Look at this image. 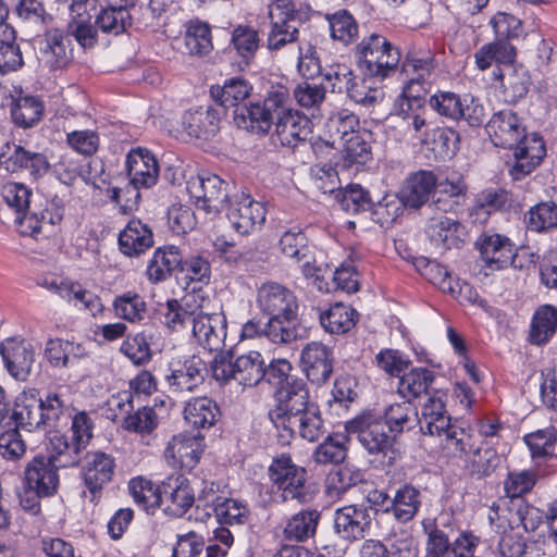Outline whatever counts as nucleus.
<instances>
[{
    "label": "nucleus",
    "mask_w": 557,
    "mask_h": 557,
    "mask_svg": "<svg viewBox=\"0 0 557 557\" xmlns=\"http://www.w3.org/2000/svg\"><path fill=\"white\" fill-rule=\"evenodd\" d=\"M113 307L119 318L131 323L143 321L147 311L144 298L131 292L117 296L114 299Z\"/></svg>",
    "instance_id": "64"
},
{
    "label": "nucleus",
    "mask_w": 557,
    "mask_h": 557,
    "mask_svg": "<svg viewBox=\"0 0 557 557\" xmlns=\"http://www.w3.org/2000/svg\"><path fill=\"white\" fill-rule=\"evenodd\" d=\"M333 357L330 348L320 342L308 343L301 350L300 363L309 381L320 385L325 383L333 371Z\"/></svg>",
    "instance_id": "25"
},
{
    "label": "nucleus",
    "mask_w": 557,
    "mask_h": 557,
    "mask_svg": "<svg viewBox=\"0 0 557 557\" xmlns=\"http://www.w3.org/2000/svg\"><path fill=\"white\" fill-rule=\"evenodd\" d=\"M111 406L117 407L122 413H127L124 419V429L129 432H135L141 436L151 434L158 426L159 419L153 408L143 407L129 413L133 410V395L132 392H121L112 396L109 403Z\"/></svg>",
    "instance_id": "20"
},
{
    "label": "nucleus",
    "mask_w": 557,
    "mask_h": 557,
    "mask_svg": "<svg viewBox=\"0 0 557 557\" xmlns=\"http://www.w3.org/2000/svg\"><path fill=\"white\" fill-rule=\"evenodd\" d=\"M191 334L196 342L209 351L221 350L226 338V318L216 301L209 295L199 317L196 318Z\"/></svg>",
    "instance_id": "7"
},
{
    "label": "nucleus",
    "mask_w": 557,
    "mask_h": 557,
    "mask_svg": "<svg viewBox=\"0 0 557 557\" xmlns=\"http://www.w3.org/2000/svg\"><path fill=\"white\" fill-rule=\"evenodd\" d=\"M347 437L344 434L329 435L323 443L318 445L312 458L317 463H341L347 456Z\"/></svg>",
    "instance_id": "59"
},
{
    "label": "nucleus",
    "mask_w": 557,
    "mask_h": 557,
    "mask_svg": "<svg viewBox=\"0 0 557 557\" xmlns=\"http://www.w3.org/2000/svg\"><path fill=\"white\" fill-rule=\"evenodd\" d=\"M494 76L502 82L506 101L515 102L525 96L529 90L530 76L523 69H511L506 75L497 70Z\"/></svg>",
    "instance_id": "57"
},
{
    "label": "nucleus",
    "mask_w": 557,
    "mask_h": 557,
    "mask_svg": "<svg viewBox=\"0 0 557 557\" xmlns=\"http://www.w3.org/2000/svg\"><path fill=\"white\" fill-rule=\"evenodd\" d=\"M414 84L406 85L403 94L397 97L393 108V116L399 120L398 125L414 138H421L426 129V109L423 98L413 92Z\"/></svg>",
    "instance_id": "11"
},
{
    "label": "nucleus",
    "mask_w": 557,
    "mask_h": 557,
    "mask_svg": "<svg viewBox=\"0 0 557 557\" xmlns=\"http://www.w3.org/2000/svg\"><path fill=\"white\" fill-rule=\"evenodd\" d=\"M257 305L269 317L267 337L275 343H290L297 337L298 302L292 290L276 282L263 283L257 292Z\"/></svg>",
    "instance_id": "2"
},
{
    "label": "nucleus",
    "mask_w": 557,
    "mask_h": 557,
    "mask_svg": "<svg viewBox=\"0 0 557 557\" xmlns=\"http://www.w3.org/2000/svg\"><path fill=\"white\" fill-rule=\"evenodd\" d=\"M313 405L304 380L292 381L276 389V405L269 411V418L280 429Z\"/></svg>",
    "instance_id": "10"
},
{
    "label": "nucleus",
    "mask_w": 557,
    "mask_h": 557,
    "mask_svg": "<svg viewBox=\"0 0 557 557\" xmlns=\"http://www.w3.org/2000/svg\"><path fill=\"white\" fill-rule=\"evenodd\" d=\"M473 58L478 69L485 71L493 63L511 64L516 58V48L507 40L497 39L480 47Z\"/></svg>",
    "instance_id": "38"
},
{
    "label": "nucleus",
    "mask_w": 557,
    "mask_h": 557,
    "mask_svg": "<svg viewBox=\"0 0 557 557\" xmlns=\"http://www.w3.org/2000/svg\"><path fill=\"white\" fill-rule=\"evenodd\" d=\"M162 507L170 517L183 516L195 503V493L189 481L182 474L168 476L161 484Z\"/></svg>",
    "instance_id": "19"
},
{
    "label": "nucleus",
    "mask_w": 557,
    "mask_h": 557,
    "mask_svg": "<svg viewBox=\"0 0 557 557\" xmlns=\"http://www.w3.org/2000/svg\"><path fill=\"white\" fill-rule=\"evenodd\" d=\"M61 298L78 311H84L91 317H97L103 310L100 297L78 282L71 281L69 286L61 288Z\"/></svg>",
    "instance_id": "41"
},
{
    "label": "nucleus",
    "mask_w": 557,
    "mask_h": 557,
    "mask_svg": "<svg viewBox=\"0 0 557 557\" xmlns=\"http://www.w3.org/2000/svg\"><path fill=\"white\" fill-rule=\"evenodd\" d=\"M386 425L380 414L362 412L345 423L349 435H357L359 443L371 455H387L394 445L395 435L386 432Z\"/></svg>",
    "instance_id": "6"
},
{
    "label": "nucleus",
    "mask_w": 557,
    "mask_h": 557,
    "mask_svg": "<svg viewBox=\"0 0 557 557\" xmlns=\"http://www.w3.org/2000/svg\"><path fill=\"white\" fill-rule=\"evenodd\" d=\"M212 376L221 384L235 380L244 386L257 385L265 375V363L259 351L251 350L233 360L227 356L215 357Z\"/></svg>",
    "instance_id": "4"
},
{
    "label": "nucleus",
    "mask_w": 557,
    "mask_h": 557,
    "mask_svg": "<svg viewBox=\"0 0 557 557\" xmlns=\"http://www.w3.org/2000/svg\"><path fill=\"white\" fill-rule=\"evenodd\" d=\"M182 264V253L175 246L156 249L147 265V276L152 283L165 281Z\"/></svg>",
    "instance_id": "35"
},
{
    "label": "nucleus",
    "mask_w": 557,
    "mask_h": 557,
    "mask_svg": "<svg viewBox=\"0 0 557 557\" xmlns=\"http://www.w3.org/2000/svg\"><path fill=\"white\" fill-rule=\"evenodd\" d=\"M401 69L409 77L407 85L420 86V81L429 79L435 69L434 58L431 52L411 53L405 58Z\"/></svg>",
    "instance_id": "61"
},
{
    "label": "nucleus",
    "mask_w": 557,
    "mask_h": 557,
    "mask_svg": "<svg viewBox=\"0 0 557 557\" xmlns=\"http://www.w3.org/2000/svg\"><path fill=\"white\" fill-rule=\"evenodd\" d=\"M128 488L134 502L148 513H153L162 504L161 485L157 486L149 480L132 479Z\"/></svg>",
    "instance_id": "51"
},
{
    "label": "nucleus",
    "mask_w": 557,
    "mask_h": 557,
    "mask_svg": "<svg viewBox=\"0 0 557 557\" xmlns=\"http://www.w3.org/2000/svg\"><path fill=\"white\" fill-rule=\"evenodd\" d=\"M125 169L129 185L134 189V202L136 203L141 188L154 186L159 177V163L156 156L147 148H133L126 156Z\"/></svg>",
    "instance_id": "15"
},
{
    "label": "nucleus",
    "mask_w": 557,
    "mask_h": 557,
    "mask_svg": "<svg viewBox=\"0 0 557 557\" xmlns=\"http://www.w3.org/2000/svg\"><path fill=\"white\" fill-rule=\"evenodd\" d=\"M320 513L317 510H302L288 519L284 528L286 540L302 542L311 537L317 530Z\"/></svg>",
    "instance_id": "52"
},
{
    "label": "nucleus",
    "mask_w": 557,
    "mask_h": 557,
    "mask_svg": "<svg viewBox=\"0 0 557 557\" xmlns=\"http://www.w3.org/2000/svg\"><path fill=\"white\" fill-rule=\"evenodd\" d=\"M114 466V459L102 451H89L85 455L83 478L91 494V500L111 481Z\"/></svg>",
    "instance_id": "26"
},
{
    "label": "nucleus",
    "mask_w": 557,
    "mask_h": 557,
    "mask_svg": "<svg viewBox=\"0 0 557 557\" xmlns=\"http://www.w3.org/2000/svg\"><path fill=\"white\" fill-rule=\"evenodd\" d=\"M24 483L39 491L40 494L50 496L59 486L58 468L46 457H35L25 468Z\"/></svg>",
    "instance_id": "28"
},
{
    "label": "nucleus",
    "mask_w": 557,
    "mask_h": 557,
    "mask_svg": "<svg viewBox=\"0 0 557 557\" xmlns=\"http://www.w3.org/2000/svg\"><path fill=\"white\" fill-rule=\"evenodd\" d=\"M385 425L394 435L411 429L417 420V410L409 400L393 404L384 412Z\"/></svg>",
    "instance_id": "60"
},
{
    "label": "nucleus",
    "mask_w": 557,
    "mask_h": 557,
    "mask_svg": "<svg viewBox=\"0 0 557 557\" xmlns=\"http://www.w3.org/2000/svg\"><path fill=\"white\" fill-rule=\"evenodd\" d=\"M355 58L366 75L384 79L395 73L400 52L384 36L371 34L356 46Z\"/></svg>",
    "instance_id": "3"
},
{
    "label": "nucleus",
    "mask_w": 557,
    "mask_h": 557,
    "mask_svg": "<svg viewBox=\"0 0 557 557\" xmlns=\"http://www.w3.org/2000/svg\"><path fill=\"white\" fill-rule=\"evenodd\" d=\"M47 451L46 459L59 469L77 466L83 450L67 435L55 433L49 438Z\"/></svg>",
    "instance_id": "37"
},
{
    "label": "nucleus",
    "mask_w": 557,
    "mask_h": 557,
    "mask_svg": "<svg viewBox=\"0 0 557 557\" xmlns=\"http://www.w3.org/2000/svg\"><path fill=\"white\" fill-rule=\"evenodd\" d=\"M331 37L347 46L358 37V24L354 16L346 10H339L327 15Z\"/></svg>",
    "instance_id": "63"
},
{
    "label": "nucleus",
    "mask_w": 557,
    "mask_h": 557,
    "mask_svg": "<svg viewBox=\"0 0 557 557\" xmlns=\"http://www.w3.org/2000/svg\"><path fill=\"white\" fill-rule=\"evenodd\" d=\"M271 29L267 38V47L271 51L280 50L298 37V12L292 0H273L269 4Z\"/></svg>",
    "instance_id": "8"
},
{
    "label": "nucleus",
    "mask_w": 557,
    "mask_h": 557,
    "mask_svg": "<svg viewBox=\"0 0 557 557\" xmlns=\"http://www.w3.org/2000/svg\"><path fill=\"white\" fill-rule=\"evenodd\" d=\"M3 201L15 214L17 230L23 236H33L39 228L38 212L29 213L33 191L23 183L7 182L1 187Z\"/></svg>",
    "instance_id": "12"
},
{
    "label": "nucleus",
    "mask_w": 557,
    "mask_h": 557,
    "mask_svg": "<svg viewBox=\"0 0 557 557\" xmlns=\"http://www.w3.org/2000/svg\"><path fill=\"white\" fill-rule=\"evenodd\" d=\"M226 215L233 228L240 235H249L262 228L267 219V209L250 195L242 194L230 199Z\"/></svg>",
    "instance_id": "13"
},
{
    "label": "nucleus",
    "mask_w": 557,
    "mask_h": 557,
    "mask_svg": "<svg viewBox=\"0 0 557 557\" xmlns=\"http://www.w3.org/2000/svg\"><path fill=\"white\" fill-rule=\"evenodd\" d=\"M234 121L240 128L270 134L285 147H296L312 133V122L292 107L290 94L283 85L272 86L262 102L236 108Z\"/></svg>",
    "instance_id": "1"
},
{
    "label": "nucleus",
    "mask_w": 557,
    "mask_h": 557,
    "mask_svg": "<svg viewBox=\"0 0 557 557\" xmlns=\"http://www.w3.org/2000/svg\"><path fill=\"white\" fill-rule=\"evenodd\" d=\"M450 424L445 403L441 396H430L422 408L421 430L430 435H436Z\"/></svg>",
    "instance_id": "46"
},
{
    "label": "nucleus",
    "mask_w": 557,
    "mask_h": 557,
    "mask_svg": "<svg viewBox=\"0 0 557 557\" xmlns=\"http://www.w3.org/2000/svg\"><path fill=\"white\" fill-rule=\"evenodd\" d=\"M289 437L298 435L308 442H317L324 433V421L319 407L314 404L307 410L296 416L290 422L281 426Z\"/></svg>",
    "instance_id": "32"
},
{
    "label": "nucleus",
    "mask_w": 557,
    "mask_h": 557,
    "mask_svg": "<svg viewBox=\"0 0 557 557\" xmlns=\"http://www.w3.org/2000/svg\"><path fill=\"white\" fill-rule=\"evenodd\" d=\"M0 354L9 374L15 380L26 381L35 362L34 344L22 337H10L1 343Z\"/></svg>",
    "instance_id": "17"
},
{
    "label": "nucleus",
    "mask_w": 557,
    "mask_h": 557,
    "mask_svg": "<svg viewBox=\"0 0 557 557\" xmlns=\"http://www.w3.org/2000/svg\"><path fill=\"white\" fill-rule=\"evenodd\" d=\"M231 45L240 59L249 64L260 46L259 33L249 25H237L232 32Z\"/></svg>",
    "instance_id": "53"
},
{
    "label": "nucleus",
    "mask_w": 557,
    "mask_h": 557,
    "mask_svg": "<svg viewBox=\"0 0 557 557\" xmlns=\"http://www.w3.org/2000/svg\"><path fill=\"white\" fill-rule=\"evenodd\" d=\"M333 145H339L352 135H359V117L347 109L332 113L325 124Z\"/></svg>",
    "instance_id": "45"
},
{
    "label": "nucleus",
    "mask_w": 557,
    "mask_h": 557,
    "mask_svg": "<svg viewBox=\"0 0 557 557\" xmlns=\"http://www.w3.org/2000/svg\"><path fill=\"white\" fill-rule=\"evenodd\" d=\"M475 248L485 267L491 271H498L513 265L516 262L517 247L507 236L492 231L483 232L475 240Z\"/></svg>",
    "instance_id": "14"
},
{
    "label": "nucleus",
    "mask_w": 557,
    "mask_h": 557,
    "mask_svg": "<svg viewBox=\"0 0 557 557\" xmlns=\"http://www.w3.org/2000/svg\"><path fill=\"white\" fill-rule=\"evenodd\" d=\"M459 227L456 220L441 214L430 219L426 233L436 246L449 249L457 244Z\"/></svg>",
    "instance_id": "50"
},
{
    "label": "nucleus",
    "mask_w": 557,
    "mask_h": 557,
    "mask_svg": "<svg viewBox=\"0 0 557 557\" xmlns=\"http://www.w3.org/2000/svg\"><path fill=\"white\" fill-rule=\"evenodd\" d=\"M417 267L424 277L434 285H437L442 290L450 293L456 298L465 294L467 299L471 302L476 300L478 295L472 292L471 286L466 283L460 286L458 282L453 284V278L448 270L438 262L422 259L418 262Z\"/></svg>",
    "instance_id": "30"
},
{
    "label": "nucleus",
    "mask_w": 557,
    "mask_h": 557,
    "mask_svg": "<svg viewBox=\"0 0 557 557\" xmlns=\"http://www.w3.org/2000/svg\"><path fill=\"white\" fill-rule=\"evenodd\" d=\"M207 297L208 294L205 292L194 290L185 294L181 299L168 300L162 313L163 324L174 332L185 329L186 325L193 327Z\"/></svg>",
    "instance_id": "16"
},
{
    "label": "nucleus",
    "mask_w": 557,
    "mask_h": 557,
    "mask_svg": "<svg viewBox=\"0 0 557 557\" xmlns=\"http://www.w3.org/2000/svg\"><path fill=\"white\" fill-rule=\"evenodd\" d=\"M40 60L50 70L66 69L74 60L73 46L65 32L54 28L45 34L39 45Z\"/></svg>",
    "instance_id": "22"
},
{
    "label": "nucleus",
    "mask_w": 557,
    "mask_h": 557,
    "mask_svg": "<svg viewBox=\"0 0 557 557\" xmlns=\"http://www.w3.org/2000/svg\"><path fill=\"white\" fill-rule=\"evenodd\" d=\"M184 42L190 54H208L212 50L211 30L209 25L200 21H190L186 26Z\"/></svg>",
    "instance_id": "58"
},
{
    "label": "nucleus",
    "mask_w": 557,
    "mask_h": 557,
    "mask_svg": "<svg viewBox=\"0 0 557 557\" xmlns=\"http://www.w3.org/2000/svg\"><path fill=\"white\" fill-rule=\"evenodd\" d=\"M220 117L218 112L209 106H200L187 111L183 116V127L187 134L195 138L208 140L219 131Z\"/></svg>",
    "instance_id": "34"
},
{
    "label": "nucleus",
    "mask_w": 557,
    "mask_h": 557,
    "mask_svg": "<svg viewBox=\"0 0 557 557\" xmlns=\"http://www.w3.org/2000/svg\"><path fill=\"white\" fill-rule=\"evenodd\" d=\"M205 437L198 434L174 435L164 450V458L172 468L194 469L205 450Z\"/></svg>",
    "instance_id": "18"
},
{
    "label": "nucleus",
    "mask_w": 557,
    "mask_h": 557,
    "mask_svg": "<svg viewBox=\"0 0 557 557\" xmlns=\"http://www.w3.org/2000/svg\"><path fill=\"white\" fill-rule=\"evenodd\" d=\"M557 330V308L552 305L541 306L534 313L530 339L536 345L546 344Z\"/></svg>",
    "instance_id": "47"
},
{
    "label": "nucleus",
    "mask_w": 557,
    "mask_h": 557,
    "mask_svg": "<svg viewBox=\"0 0 557 557\" xmlns=\"http://www.w3.org/2000/svg\"><path fill=\"white\" fill-rule=\"evenodd\" d=\"M436 436L441 437L443 450L451 457H468L479 444L476 436L470 431L453 424H448Z\"/></svg>",
    "instance_id": "36"
},
{
    "label": "nucleus",
    "mask_w": 557,
    "mask_h": 557,
    "mask_svg": "<svg viewBox=\"0 0 557 557\" xmlns=\"http://www.w3.org/2000/svg\"><path fill=\"white\" fill-rule=\"evenodd\" d=\"M219 414V407L208 397H196L184 407V419L195 429L211 428Z\"/></svg>",
    "instance_id": "40"
},
{
    "label": "nucleus",
    "mask_w": 557,
    "mask_h": 557,
    "mask_svg": "<svg viewBox=\"0 0 557 557\" xmlns=\"http://www.w3.org/2000/svg\"><path fill=\"white\" fill-rule=\"evenodd\" d=\"M486 132L495 146L512 149L523 136L525 127L512 110H502L492 115Z\"/></svg>",
    "instance_id": "21"
},
{
    "label": "nucleus",
    "mask_w": 557,
    "mask_h": 557,
    "mask_svg": "<svg viewBox=\"0 0 557 557\" xmlns=\"http://www.w3.org/2000/svg\"><path fill=\"white\" fill-rule=\"evenodd\" d=\"M121 251L128 257L139 256L153 245L150 226L139 219H132L119 234Z\"/></svg>",
    "instance_id": "33"
},
{
    "label": "nucleus",
    "mask_w": 557,
    "mask_h": 557,
    "mask_svg": "<svg viewBox=\"0 0 557 557\" xmlns=\"http://www.w3.org/2000/svg\"><path fill=\"white\" fill-rule=\"evenodd\" d=\"M72 21L67 25L65 34L73 36L83 48H91L97 42V29L90 23V17L84 12L83 3L70 4Z\"/></svg>",
    "instance_id": "42"
},
{
    "label": "nucleus",
    "mask_w": 557,
    "mask_h": 557,
    "mask_svg": "<svg viewBox=\"0 0 557 557\" xmlns=\"http://www.w3.org/2000/svg\"><path fill=\"white\" fill-rule=\"evenodd\" d=\"M206 367L199 357L191 356L183 361H172L165 380L173 392H193L205 380Z\"/></svg>",
    "instance_id": "24"
},
{
    "label": "nucleus",
    "mask_w": 557,
    "mask_h": 557,
    "mask_svg": "<svg viewBox=\"0 0 557 557\" xmlns=\"http://www.w3.org/2000/svg\"><path fill=\"white\" fill-rule=\"evenodd\" d=\"M152 338L153 335L149 331L128 335L123 341L120 350L134 364H146L152 359Z\"/></svg>",
    "instance_id": "49"
},
{
    "label": "nucleus",
    "mask_w": 557,
    "mask_h": 557,
    "mask_svg": "<svg viewBox=\"0 0 557 557\" xmlns=\"http://www.w3.org/2000/svg\"><path fill=\"white\" fill-rule=\"evenodd\" d=\"M500 457L496 449L478 444L466 459V468L469 474L475 479L490 476L498 467Z\"/></svg>",
    "instance_id": "44"
},
{
    "label": "nucleus",
    "mask_w": 557,
    "mask_h": 557,
    "mask_svg": "<svg viewBox=\"0 0 557 557\" xmlns=\"http://www.w3.org/2000/svg\"><path fill=\"white\" fill-rule=\"evenodd\" d=\"M358 312L349 305L337 302L320 314L323 329L331 334H345L357 322Z\"/></svg>",
    "instance_id": "39"
},
{
    "label": "nucleus",
    "mask_w": 557,
    "mask_h": 557,
    "mask_svg": "<svg viewBox=\"0 0 557 557\" xmlns=\"http://www.w3.org/2000/svg\"><path fill=\"white\" fill-rule=\"evenodd\" d=\"M512 149L515 150L516 161L511 169V175L515 180H521L530 174L541 163L546 153L543 138L535 133L527 134L524 132Z\"/></svg>",
    "instance_id": "23"
},
{
    "label": "nucleus",
    "mask_w": 557,
    "mask_h": 557,
    "mask_svg": "<svg viewBox=\"0 0 557 557\" xmlns=\"http://www.w3.org/2000/svg\"><path fill=\"white\" fill-rule=\"evenodd\" d=\"M420 506V491L410 484H405L397 490L389 509L398 521L408 522L416 516Z\"/></svg>",
    "instance_id": "48"
},
{
    "label": "nucleus",
    "mask_w": 557,
    "mask_h": 557,
    "mask_svg": "<svg viewBox=\"0 0 557 557\" xmlns=\"http://www.w3.org/2000/svg\"><path fill=\"white\" fill-rule=\"evenodd\" d=\"M44 110V103L37 97L22 96L11 104V119L16 126L29 128L41 120Z\"/></svg>",
    "instance_id": "43"
},
{
    "label": "nucleus",
    "mask_w": 557,
    "mask_h": 557,
    "mask_svg": "<svg viewBox=\"0 0 557 557\" xmlns=\"http://www.w3.org/2000/svg\"><path fill=\"white\" fill-rule=\"evenodd\" d=\"M251 87L240 78H231L222 87L211 89L212 97L224 108L236 107L250 94Z\"/></svg>",
    "instance_id": "62"
},
{
    "label": "nucleus",
    "mask_w": 557,
    "mask_h": 557,
    "mask_svg": "<svg viewBox=\"0 0 557 557\" xmlns=\"http://www.w3.org/2000/svg\"><path fill=\"white\" fill-rule=\"evenodd\" d=\"M524 222L528 230L535 233L557 227V205L543 201L531 207L524 215Z\"/></svg>",
    "instance_id": "55"
},
{
    "label": "nucleus",
    "mask_w": 557,
    "mask_h": 557,
    "mask_svg": "<svg viewBox=\"0 0 557 557\" xmlns=\"http://www.w3.org/2000/svg\"><path fill=\"white\" fill-rule=\"evenodd\" d=\"M228 184L215 174L202 171L186 181V191L198 209L218 214L230 202Z\"/></svg>",
    "instance_id": "5"
},
{
    "label": "nucleus",
    "mask_w": 557,
    "mask_h": 557,
    "mask_svg": "<svg viewBox=\"0 0 557 557\" xmlns=\"http://www.w3.org/2000/svg\"><path fill=\"white\" fill-rule=\"evenodd\" d=\"M269 471L272 482L282 492L284 500L297 499L299 503L306 500L307 471L297 466L289 455L282 454L276 457Z\"/></svg>",
    "instance_id": "9"
},
{
    "label": "nucleus",
    "mask_w": 557,
    "mask_h": 557,
    "mask_svg": "<svg viewBox=\"0 0 557 557\" xmlns=\"http://www.w3.org/2000/svg\"><path fill=\"white\" fill-rule=\"evenodd\" d=\"M370 524L371 517L363 507L350 505L335 511V532L346 541L351 542L364 537Z\"/></svg>",
    "instance_id": "27"
},
{
    "label": "nucleus",
    "mask_w": 557,
    "mask_h": 557,
    "mask_svg": "<svg viewBox=\"0 0 557 557\" xmlns=\"http://www.w3.org/2000/svg\"><path fill=\"white\" fill-rule=\"evenodd\" d=\"M434 374L426 368H414L403 374L398 382V393L406 398H416L428 392Z\"/></svg>",
    "instance_id": "54"
},
{
    "label": "nucleus",
    "mask_w": 557,
    "mask_h": 557,
    "mask_svg": "<svg viewBox=\"0 0 557 557\" xmlns=\"http://www.w3.org/2000/svg\"><path fill=\"white\" fill-rule=\"evenodd\" d=\"M420 139L433 152L435 159L451 158L457 149V136L450 128L436 127L430 134L425 133V137Z\"/></svg>",
    "instance_id": "56"
},
{
    "label": "nucleus",
    "mask_w": 557,
    "mask_h": 557,
    "mask_svg": "<svg viewBox=\"0 0 557 557\" xmlns=\"http://www.w3.org/2000/svg\"><path fill=\"white\" fill-rule=\"evenodd\" d=\"M12 418L17 429L26 432L45 431L41 398L35 392L22 394L15 403Z\"/></svg>",
    "instance_id": "29"
},
{
    "label": "nucleus",
    "mask_w": 557,
    "mask_h": 557,
    "mask_svg": "<svg viewBox=\"0 0 557 557\" xmlns=\"http://www.w3.org/2000/svg\"><path fill=\"white\" fill-rule=\"evenodd\" d=\"M436 187V176L431 171L421 170L411 174L400 190L401 202L418 209L424 205Z\"/></svg>",
    "instance_id": "31"
}]
</instances>
